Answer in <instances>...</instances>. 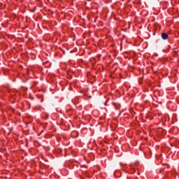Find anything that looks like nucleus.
<instances>
[{"mask_svg":"<svg viewBox=\"0 0 179 179\" xmlns=\"http://www.w3.org/2000/svg\"><path fill=\"white\" fill-rule=\"evenodd\" d=\"M161 37L162 40H167V38H169V34L167 33L164 32L161 34Z\"/></svg>","mask_w":179,"mask_h":179,"instance_id":"nucleus-1","label":"nucleus"},{"mask_svg":"<svg viewBox=\"0 0 179 179\" xmlns=\"http://www.w3.org/2000/svg\"><path fill=\"white\" fill-rule=\"evenodd\" d=\"M112 104H113L115 106V110H117L118 108H120V103H112Z\"/></svg>","mask_w":179,"mask_h":179,"instance_id":"nucleus-2","label":"nucleus"}]
</instances>
